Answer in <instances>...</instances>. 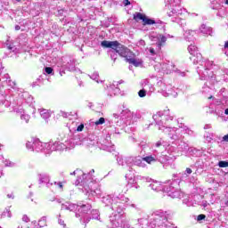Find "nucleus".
<instances>
[{"label": "nucleus", "mask_w": 228, "mask_h": 228, "mask_svg": "<svg viewBox=\"0 0 228 228\" xmlns=\"http://www.w3.org/2000/svg\"><path fill=\"white\" fill-rule=\"evenodd\" d=\"M78 208H79V205L74 204L70 201H66L61 204V209L62 211H63V209H65L66 211H71L73 213H76V211L77 210Z\"/></svg>", "instance_id": "22"}, {"label": "nucleus", "mask_w": 228, "mask_h": 228, "mask_svg": "<svg viewBox=\"0 0 228 228\" xmlns=\"http://www.w3.org/2000/svg\"><path fill=\"white\" fill-rule=\"evenodd\" d=\"M147 95V87H142V89L139 90L138 92V96L142 99Z\"/></svg>", "instance_id": "46"}, {"label": "nucleus", "mask_w": 228, "mask_h": 228, "mask_svg": "<svg viewBox=\"0 0 228 228\" xmlns=\"http://www.w3.org/2000/svg\"><path fill=\"white\" fill-rule=\"evenodd\" d=\"M92 209V205L90 204H83L78 205V208H77V212H76V218H80V220H86V216L85 215L88 214V211Z\"/></svg>", "instance_id": "17"}, {"label": "nucleus", "mask_w": 228, "mask_h": 228, "mask_svg": "<svg viewBox=\"0 0 228 228\" xmlns=\"http://www.w3.org/2000/svg\"><path fill=\"white\" fill-rule=\"evenodd\" d=\"M26 147L31 152H44L46 156L51 154V152H54V151H61L70 149L69 141H65V143L60 141L42 142L40 139L35 137L30 138L27 142Z\"/></svg>", "instance_id": "4"}, {"label": "nucleus", "mask_w": 228, "mask_h": 228, "mask_svg": "<svg viewBox=\"0 0 228 228\" xmlns=\"http://www.w3.org/2000/svg\"><path fill=\"white\" fill-rule=\"evenodd\" d=\"M138 146L140 147V149H142V151H143L144 149H147V147H149V144H147V142H141Z\"/></svg>", "instance_id": "54"}, {"label": "nucleus", "mask_w": 228, "mask_h": 228, "mask_svg": "<svg viewBox=\"0 0 228 228\" xmlns=\"http://www.w3.org/2000/svg\"><path fill=\"white\" fill-rule=\"evenodd\" d=\"M117 161H118V164L121 167H126V165L127 167H131V162H127V158H123L119 156L117 158Z\"/></svg>", "instance_id": "35"}, {"label": "nucleus", "mask_w": 228, "mask_h": 228, "mask_svg": "<svg viewBox=\"0 0 228 228\" xmlns=\"http://www.w3.org/2000/svg\"><path fill=\"white\" fill-rule=\"evenodd\" d=\"M4 164L5 165V167H13V163L12 161H10L9 159H4Z\"/></svg>", "instance_id": "62"}, {"label": "nucleus", "mask_w": 228, "mask_h": 228, "mask_svg": "<svg viewBox=\"0 0 228 228\" xmlns=\"http://www.w3.org/2000/svg\"><path fill=\"white\" fill-rule=\"evenodd\" d=\"M133 120V113L123 106V110L120 111V114L114 113L112 118L110 121V134L112 136H120L124 127L131 124Z\"/></svg>", "instance_id": "7"}, {"label": "nucleus", "mask_w": 228, "mask_h": 228, "mask_svg": "<svg viewBox=\"0 0 228 228\" xmlns=\"http://www.w3.org/2000/svg\"><path fill=\"white\" fill-rule=\"evenodd\" d=\"M77 174H78V175H80V174H82V176H78L77 177V179H79V177H83V175L85 174V173H83V171H81V170H79V169H77V170H75L73 173H70V175H76Z\"/></svg>", "instance_id": "58"}, {"label": "nucleus", "mask_w": 228, "mask_h": 228, "mask_svg": "<svg viewBox=\"0 0 228 228\" xmlns=\"http://www.w3.org/2000/svg\"><path fill=\"white\" fill-rule=\"evenodd\" d=\"M22 110H23L22 112H17V113H20L21 120H24L26 124H28L31 117L24 111V107H22Z\"/></svg>", "instance_id": "39"}, {"label": "nucleus", "mask_w": 228, "mask_h": 228, "mask_svg": "<svg viewBox=\"0 0 228 228\" xmlns=\"http://www.w3.org/2000/svg\"><path fill=\"white\" fill-rule=\"evenodd\" d=\"M53 186H55V188H58L59 190H63V183L61 182H53Z\"/></svg>", "instance_id": "51"}, {"label": "nucleus", "mask_w": 228, "mask_h": 228, "mask_svg": "<svg viewBox=\"0 0 228 228\" xmlns=\"http://www.w3.org/2000/svg\"><path fill=\"white\" fill-rule=\"evenodd\" d=\"M152 118L155 121L159 131H162L167 134L170 140H179V138H181V135H179L181 129L170 126H172V122L177 124L178 121L174 119V116L170 114L169 109L159 111L152 116Z\"/></svg>", "instance_id": "3"}, {"label": "nucleus", "mask_w": 228, "mask_h": 228, "mask_svg": "<svg viewBox=\"0 0 228 228\" xmlns=\"http://www.w3.org/2000/svg\"><path fill=\"white\" fill-rule=\"evenodd\" d=\"M177 134H179L180 136L179 139H171V140H173L175 142L178 151H181L182 152H186V151L190 149V146L188 145V143H186V142L183 141L184 136L181 134V132H179Z\"/></svg>", "instance_id": "18"}, {"label": "nucleus", "mask_w": 228, "mask_h": 228, "mask_svg": "<svg viewBox=\"0 0 228 228\" xmlns=\"http://www.w3.org/2000/svg\"><path fill=\"white\" fill-rule=\"evenodd\" d=\"M165 44H167V37H165L161 34L159 35L158 42H157V46L159 47V49H161V47H163V45H165Z\"/></svg>", "instance_id": "33"}, {"label": "nucleus", "mask_w": 228, "mask_h": 228, "mask_svg": "<svg viewBox=\"0 0 228 228\" xmlns=\"http://www.w3.org/2000/svg\"><path fill=\"white\" fill-rule=\"evenodd\" d=\"M39 177V184H45L47 188H51L53 186V183L51 181L50 176L47 173H42L38 175Z\"/></svg>", "instance_id": "23"}, {"label": "nucleus", "mask_w": 228, "mask_h": 228, "mask_svg": "<svg viewBox=\"0 0 228 228\" xmlns=\"http://www.w3.org/2000/svg\"><path fill=\"white\" fill-rule=\"evenodd\" d=\"M24 102L27 104H33V96L28 92L20 93L17 96L7 95L5 100L2 102V104L5 106V108H10V106H12L15 113H22V104H24Z\"/></svg>", "instance_id": "10"}, {"label": "nucleus", "mask_w": 228, "mask_h": 228, "mask_svg": "<svg viewBox=\"0 0 228 228\" xmlns=\"http://www.w3.org/2000/svg\"><path fill=\"white\" fill-rule=\"evenodd\" d=\"M217 165H218L219 168H227L228 161L227 160H220Z\"/></svg>", "instance_id": "49"}, {"label": "nucleus", "mask_w": 228, "mask_h": 228, "mask_svg": "<svg viewBox=\"0 0 228 228\" xmlns=\"http://www.w3.org/2000/svg\"><path fill=\"white\" fill-rule=\"evenodd\" d=\"M140 184L141 183L136 182V177H134V183L132 184V188H134L135 190H140Z\"/></svg>", "instance_id": "52"}, {"label": "nucleus", "mask_w": 228, "mask_h": 228, "mask_svg": "<svg viewBox=\"0 0 228 228\" xmlns=\"http://www.w3.org/2000/svg\"><path fill=\"white\" fill-rule=\"evenodd\" d=\"M145 14H142V12H135L134 14V20H142L145 19Z\"/></svg>", "instance_id": "44"}, {"label": "nucleus", "mask_w": 228, "mask_h": 228, "mask_svg": "<svg viewBox=\"0 0 228 228\" xmlns=\"http://www.w3.org/2000/svg\"><path fill=\"white\" fill-rule=\"evenodd\" d=\"M154 69H155L156 72H162L161 63L157 62L156 64H154Z\"/></svg>", "instance_id": "55"}, {"label": "nucleus", "mask_w": 228, "mask_h": 228, "mask_svg": "<svg viewBox=\"0 0 228 228\" xmlns=\"http://www.w3.org/2000/svg\"><path fill=\"white\" fill-rule=\"evenodd\" d=\"M124 83V80H119V81H114L112 84L110 86H106L105 90L108 92V95L110 97H113V95H118L120 94V88H118V85H122Z\"/></svg>", "instance_id": "16"}, {"label": "nucleus", "mask_w": 228, "mask_h": 228, "mask_svg": "<svg viewBox=\"0 0 228 228\" xmlns=\"http://www.w3.org/2000/svg\"><path fill=\"white\" fill-rule=\"evenodd\" d=\"M89 77L93 79V81H96V83H102V81H99V72L95 71L94 74L90 75Z\"/></svg>", "instance_id": "45"}, {"label": "nucleus", "mask_w": 228, "mask_h": 228, "mask_svg": "<svg viewBox=\"0 0 228 228\" xmlns=\"http://www.w3.org/2000/svg\"><path fill=\"white\" fill-rule=\"evenodd\" d=\"M150 183L149 187L153 190V191H164V193H167V197H171V199H181V197H183V191L179 189L181 178H179L177 175H173L172 179L164 183L154 180H151Z\"/></svg>", "instance_id": "5"}, {"label": "nucleus", "mask_w": 228, "mask_h": 228, "mask_svg": "<svg viewBox=\"0 0 228 228\" xmlns=\"http://www.w3.org/2000/svg\"><path fill=\"white\" fill-rule=\"evenodd\" d=\"M200 29L203 35H213V28L211 27H208L206 24H202Z\"/></svg>", "instance_id": "30"}, {"label": "nucleus", "mask_w": 228, "mask_h": 228, "mask_svg": "<svg viewBox=\"0 0 228 228\" xmlns=\"http://www.w3.org/2000/svg\"><path fill=\"white\" fill-rule=\"evenodd\" d=\"M143 158L142 156L137 157H128L126 159V163H132V165H134V167H140L141 168H145L147 167V164L143 162Z\"/></svg>", "instance_id": "20"}, {"label": "nucleus", "mask_w": 228, "mask_h": 228, "mask_svg": "<svg viewBox=\"0 0 228 228\" xmlns=\"http://www.w3.org/2000/svg\"><path fill=\"white\" fill-rule=\"evenodd\" d=\"M166 8H168L167 16L169 17L171 22H176L181 28H183V38L187 42H192L193 36L195 35V30L186 29V20L181 18L183 13L186 12V9L181 7V0H167L166 3Z\"/></svg>", "instance_id": "2"}, {"label": "nucleus", "mask_w": 228, "mask_h": 228, "mask_svg": "<svg viewBox=\"0 0 228 228\" xmlns=\"http://www.w3.org/2000/svg\"><path fill=\"white\" fill-rule=\"evenodd\" d=\"M104 122H106V118H100L98 120H96L94 122L95 126H102V124H104Z\"/></svg>", "instance_id": "53"}, {"label": "nucleus", "mask_w": 228, "mask_h": 228, "mask_svg": "<svg viewBox=\"0 0 228 228\" xmlns=\"http://www.w3.org/2000/svg\"><path fill=\"white\" fill-rule=\"evenodd\" d=\"M39 227H45L47 225V216H44L38 221Z\"/></svg>", "instance_id": "43"}, {"label": "nucleus", "mask_w": 228, "mask_h": 228, "mask_svg": "<svg viewBox=\"0 0 228 228\" xmlns=\"http://www.w3.org/2000/svg\"><path fill=\"white\" fill-rule=\"evenodd\" d=\"M223 0H210V8L212 10H222L224 7Z\"/></svg>", "instance_id": "25"}, {"label": "nucleus", "mask_w": 228, "mask_h": 228, "mask_svg": "<svg viewBox=\"0 0 228 228\" xmlns=\"http://www.w3.org/2000/svg\"><path fill=\"white\" fill-rule=\"evenodd\" d=\"M183 204H185V206L190 208V206H191V201H190V199L185 198V199L183 200Z\"/></svg>", "instance_id": "59"}, {"label": "nucleus", "mask_w": 228, "mask_h": 228, "mask_svg": "<svg viewBox=\"0 0 228 228\" xmlns=\"http://www.w3.org/2000/svg\"><path fill=\"white\" fill-rule=\"evenodd\" d=\"M142 88H149V94H152L154 92V86L152 84L149 83V79H144L142 81Z\"/></svg>", "instance_id": "32"}, {"label": "nucleus", "mask_w": 228, "mask_h": 228, "mask_svg": "<svg viewBox=\"0 0 228 228\" xmlns=\"http://www.w3.org/2000/svg\"><path fill=\"white\" fill-rule=\"evenodd\" d=\"M44 85V77L39 76L36 81L32 83V87L35 88V86H42Z\"/></svg>", "instance_id": "38"}, {"label": "nucleus", "mask_w": 228, "mask_h": 228, "mask_svg": "<svg viewBox=\"0 0 228 228\" xmlns=\"http://www.w3.org/2000/svg\"><path fill=\"white\" fill-rule=\"evenodd\" d=\"M0 86H9V88H15V82L12 81L8 73H1Z\"/></svg>", "instance_id": "19"}, {"label": "nucleus", "mask_w": 228, "mask_h": 228, "mask_svg": "<svg viewBox=\"0 0 228 228\" xmlns=\"http://www.w3.org/2000/svg\"><path fill=\"white\" fill-rule=\"evenodd\" d=\"M45 74L50 76V74H53V72H54V69L52 67H45Z\"/></svg>", "instance_id": "56"}, {"label": "nucleus", "mask_w": 228, "mask_h": 228, "mask_svg": "<svg viewBox=\"0 0 228 228\" xmlns=\"http://www.w3.org/2000/svg\"><path fill=\"white\" fill-rule=\"evenodd\" d=\"M167 65H168L167 67L168 71H167L166 74H172V72H175V74H177V76H180L181 77H184V76H186V72L181 71V69H178L175 64H174V62L168 61Z\"/></svg>", "instance_id": "21"}, {"label": "nucleus", "mask_w": 228, "mask_h": 228, "mask_svg": "<svg viewBox=\"0 0 228 228\" xmlns=\"http://www.w3.org/2000/svg\"><path fill=\"white\" fill-rule=\"evenodd\" d=\"M144 26H152V24H158L156 20L151 19L149 17L144 16V20H142Z\"/></svg>", "instance_id": "37"}, {"label": "nucleus", "mask_w": 228, "mask_h": 228, "mask_svg": "<svg viewBox=\"0 0 228 228\" xmlns=\"http://www.w3.org/2000/svg\"><path fill=\"white\" fill-rule=\"evenodd\" d=\"M213 138H215V135L213 134V133L206 132V133L204 134V139H205L206 142H208V143H211V142H213Z\"/></svg>", "instance_id": "42"}, {"label": "nucleus", "mask_w": 228, "mask_h": 228, "mask_svg": "<svg viewBox=\"0 0 228 228\" xmlns=\"http://www.w3.org/2000/svg\"><path fill=\"white\" fill-rule=\"evenodd\" d=\"M100 217H101V214L99 213V210L93 209L91 211V217H86V224H88L90 220H99Z\"/></svg>", "instance_id": "29"}, {"label": "nucleus", "mask_w": 228, "mask_h": 228, "mask_svg": "<svg viewBox=\"0 0 228 228\" xmlns=\"http://www.w3.org/2000/svg\"><path fill=\"white\" fill-rule=\"evenodd\" d=\"M83 129H85V124L81 123L80 125H78L77 126L76 131H77V133H81V131H83Z\"/></svg>", "instance_id": "61"}, {"label": "nucleus", "mask_w": 228, "mask_h": 228, "mask_svg": "<svg viewBox=\"0 0 228 228\" xmlns=\"http://www.w3.org/2000/svg\"><path fill=\"white\" fill-rule=\"evenodd\" d=\"M38 111L44 120H47V118H51V112L48 110L39 109Z\"/></svg>", "instance_id": "36"}, {"label": "nucleus", "mask_w": 228, "mask_h": 228, "mask_svg": "<svg viewBox=\"0 0 228 228\" xmlns=\"http://www.w3.org/2000/svg\"><path fill=\"white\" fill-rule=\"evenodd\" d=\"M227 13V11L225 10V7H223L222 9H217L216 17H219L220 19L225 18V15Z\"/></svg>", "instance_id": "41"}, {"label": "nucleus", "mask_w": 228, "mask_h": 228, "mask_svg": "<svg viewBox=\"0 0 228 228\" xmlns=\"http://www.w3.org/2000/svg\"><path fill=\"white\" fill-rule=\"evenodd\" d=\"M157 86L159 88L158 92H160L164 97H168L169 95H173L174 97L177 96V93H175V90L174 87H172V85H167L163 80L158 81Z\"/></svg>", "instance_id": "13"}, {"label": "nucleus", "mask_w": 228, "mask_h": 228, "mask_svg": "<svg viewBox=\"0 0 228 228\" xmlns=\"http://www.w3.org/2000/svg\"><path fill=\"white\" fill-rule=\"evenodd\" d=\"M215 114L217 117H222V115H224V105L222 104L216 105L215 109Z\"/></svg>", "instance_id": "40"}, {"label": "nucleus", "mask_w": 228, "mask_h": 228, "mask_svg": "<svg viewBox=\"0 0 228 228\" xmlns=\"http://www.w3.org/2000/svg\"><path fill=\"white\" fill-rule=\"evenodd\" d=\"M188 154H190V156H193V157H199L202 155V151L200 150H198L196 148L193 147H190L187 150Z\"/></svg>", "instance_id": "31"}, {"label": "nucleus", "mask_w": 228, "mask_h": 228, "mask_svg": "<svg viewBox=\"0 0 228 228\" xmlns=\"http://www.w3.org/2000/svg\"><path fill=\"white\" fill-rule=\"evenodd\" d=\"M194 61L197 62V72L200 77V81H206L203 83L201 88L202 94H209L211 92V87L209 85H215L216 83V76L211 69H213V61L208 60H197L194 59Z\"/></svg>", "instance_id": "6"}, {"label": "nucleus", "mask_w": 228, "mask_h": 228, "mask_svg": "<svg viewBox=\"0 0 228 228\" xmlns=\"http://www.w3.org/2000/svg\"><path fill=\"white\" fill-rule=\"evenodd\" d=\"M86 142L87 145L94 147L95 145H99V136L94 134H89L87 138L86 139Z\"/></svg>", "instance_id": "24"}, {"label": "nucleus", "mask_w": 228, "mask_h": 228, "mask_svg": "<svg viewBox=\"0 0 228 228\" xmlns=\"http://www.w3.org/2000/svg\"><path fill=\"white\" fill-rule=\"evenodd\" d=\"M93 174H95V170L92 169L89 173L84 174L82 177L76 180V186H82L81 190L86 195H96V197H101L102 191L101 187L94 179Z\"/></svg>", "instance_id": "8"}, {"label": "nucleus", "mask_w": 228, "mask_h": 228, "mask_svg": "<svg viewBox=\"0 0 228 228\" xmlns=\"http://www.w3.org/2000/svg\"><path fill=\"white\" fill-rule=\"evenodd\" d=\"M202 220H206V215L200 214L197 216V222H200V224H202Z\"/></svg>", "instance_id": "57"}, {"label": "nucleus", "mask_w": 228, "mask_h": 228, "mask_svg": "<svg viewBox=\"0 0 228 228\" xmlns=\"http://www.w3.org/2000/svg\"><path fill=\"white\" fill-rule=\"evenodd\" d=\"M111 138H120V135L113 136L110 134V127L106 137H99L97 146L103 151H108V152H113L115 151V145L111 143Z\"/></svg>", "instance_id": "12"}, {"label": "nucleus", "mask_w": 228, "mask_h": 228, "mask_svg": "<svg viewBox=\"0 0 228 228\" xmlns=\"http://www.w3.org/2000/svg\"><path fill=\"white\" fill-rule=\"evenodd\" d=\"M178 127L180 129V134L183 131V133H185V134H188L189 136H196L195 132L188 128V126H184V124L181 123Z\"/></svg>", "instance_id": "26"}, {"label": "nucleus", "mask_w": 228, "mask_h": 228, "mask_svg": "<svg viewBox=\"0 0 228 228\" xmlns=\"http://www.w3.org/2000/svg\"><path fill=\"white\" fill-rule=\"evenodd\" d=\"M143 161L151 165V163H156L159 161V163H167V160L163 159V151H158V150H154L152 154L143 157Z\"/></svg>", "instance_id": "15"}, {"label": "nucleus", "mask_w": 228, "mask_h": 228, "mask_svg": "<svg viewBox=\"0 0 228 228\" xmlns=\"http://www.w3.org/2000/svg\"><path fill=\"white\" fill-rule=\"evenodd\" d=\"M148 52H149V53H150V56H152L151 57V59L154 61V60H156V57H154V56H156V50L154 49V48H152V47H151L149 50H148Z\"/></svg>", "instance_id": "50"}, {"label": "nucleus", "mask_w": 228, "mask_h": 228, "mask_svg": "<svg viewBox=\"0 0 228 228\" xmlns=\"http://www.w3.org/2000/svg\"><path fill=\"white\" fill-rule=\"evenodd\" d=\"M102 47H112V49H118V53H119L122 58H125L128 63L134 65V67H142L143 61L142 59H134L133 58V52L129 50V48L126 47L124 45L118 43V41H108L103 40L101 42Z\"/></svg>", "instance_id": "9"}, {"label": "nucleus", "mask_w": 228, "mask_h": 228, "mask_svg": "<svg viewBox=\"0 0 228 228\" xmlns=\"http://www.w3.org/2000/svg\"><path fill=\"white\" fill-rule=\"evenodd\" d=\"M77 61L76 58L70 55H65L61 58V65L59 69L60 76H63L65 74V70L68 72H80V70L77 68Z\"/></svg>", "instance_id": "11"}, {"label": "nucleus", "mask_w": 228, "mask_h": 228, "mask_svg": "<svg viewBox=\"0 0 228 228\" xmlns=\"http://www.w3.org/2000/svg\"><path fill=\"white\" fill-rule=\"evenodd\" d=\"M188 51L192 56H195V54H197V60L198 58H202V55L199 53V48L195 45H190L188 46Z\"/></svg>", "instance_id": "28"}, {"label": "nucleus", "mask_w": 228, "mask_h": 228, "mask_svg": "<svg viewBox=\"0 0 228 228\" xmlns=\"http://www.w3.org/2000/svg\"><path fill=\"white\" fill-rule=\"evenodd\" d=\"M134 177H135L136 183H140L141 184L142 183H151V181H152V179L149 176L136 175Z\"/></svg>", "instance_id": "34"}, {"label": "nucleus", "mask_w": 228, "mask_h": 228, "mask_svg": "<svg viewBox=\"0 0 228 228\" xmlns=\"http://www.w3.org/2000/svg\"><path fill=\"white\" fill-rule=\"evenodd\" d=\"M193 173V170H191V168L187 167L184 171V175H186V177H188L189 175H191V174Z\"/></svg>", "instance_id": "60"}, {"label": "nucleus", "mask_w": 228, "mask_h": 228, "mask_svg": "<svg viewBox=\"0 0 228 228\" xmlns=\"http://www.w3.org/2000/svg\"><path fill=\"white\" fill-rule=\"evenodd\" d=\"M222 142H226L228 143V134L223 136Z\"/></svg>", "instance_id": "64"}, {"label": "nucleus", "mask_w": 228, "mask_h": 228, "mask_svg": "<svg viewBox=\"0 0 228 228\" xmlns=\"http://www.w3.org/2000/svg\"><path fill=\"white\" fill-rule=\"evenodd\" d=\"M103 49H111L109 51V53L110 55L111 60H113V61H115L117 60L118 55L119 54L120 56V53L118 52V46H117V48H113V47H103Z\"/></svg>", "instance_id": "27"}, {"label": "nucleus", "mask_w": 228, "mask_h": 228, "mask_svg": "<svg viewBox=\"0 0 228 228\" xmlns=\"http://www.w3.org/2000/svg\"><path fill=\"white\" fill-rule=\"evenodd\" d=\"M161 69H162L163 74H167V72H168V69H168V61L161 63Z\"/></svg>", "instance_id": "47"}, {"label": "nucleus", "mask_w": 228, "mask_h": 228, "mask_svg": "<svg viewBox=\"0 0 228 228\" xmlns=\"http://www.w3.org/2000/svg\"><path fill=\"white\" fill-rule=\"evenodd\" d=\"M5 47L9 50L12 51V53H16L17 51V47L13 46V45L10 44V43H5Z\"/></svg>", "instance_id": "48"}, {"label": "nucleus", "mask_w": 228, "mask_h": 228, "mask_svg": "<svg viewBox=\"0 0 228 228\" xmlns=\"http://www.w3.org/2000/svg\"><path fill=\"white\" fill-rule=\"evenodd\" d=\"M177 144L175 143V141H173L171 144L167 145V152L168 155H165L162 152V159L167 161H175V159H177Z\"/></svg>", "instance_id": "14"}, {"label": "nucleus", "mask_w": 228, "mask_h": 228, "mask_svg": "<svg viewBox=\"0 0 228 228\" xmlns=\"http://www.w3.org/2000/svg\"><path fill=\"white\" fill-rule=\"evenodd\" d=\"M102 202L106 208H110V209L113 211L109 216L112 227H131L129 221H127V218L126 217V214H124L126 204L129 202V198H126L123 194H119L118 196L109 194L102 197Z\"/></svg>", "instance_id": "1"}, {"label": "nucleus", "mask_w": 228, "mask_h": 228, "mask_svg": "<svg viewBox=\"0 0 228 228\" xmlns=\"http://www.w3.org/2000/svg\"><path fill=\"white\" fill-rule=\"evenodd\" d=\"M61 215H59V218H58V224H60V225H62L63 227H65V221H63L61 218Z\"/></svg>", "instance_id": "63"}]
</instances>
